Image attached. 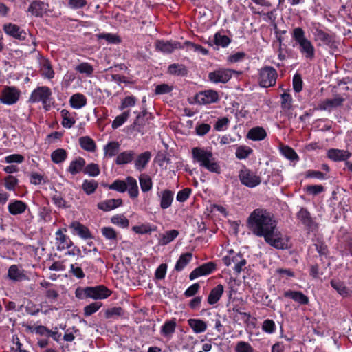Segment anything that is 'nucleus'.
I'll use <instances>...</instances> for the list:
<instances>
[{"label": "nucleus", "mask_w": 352, "mask_h": 352, "mask_svg": "<svg viewBox=\"0 0 352 352\" xmlns=\"http://www.w3.org/2000/svg\"><path fill=\"white\" fill-rule=\"evenodd\" d=\"M249 230L256 236L276 249L288 248V239L277 230V222L273 214L265 209L254 210L247 219Z\"/></svg>", "instance_id": "obj_1"}, {"label": "nucleus", "mask_w": 352, "mask_h": 352, "mask_svg": "<svg viewBox=\"0 0 352 352\" xmlns=\"http://www.w3.org/2000/svg\"><path fill=\"white\" fill-rule=\"evenodd\" d=\"M192 156L193 160L197 162L200 167H203L211 173L217 174L221 173L219 163L214 157L210 150L204 147H194L192 149Z\"/></svg>", "instance_id": "obj_2"}, {"label": "nucleus", "mask_w": 352, "mask_h": 352, "mask_svg": "<svg viewBox=\"0 0 352 352\" xmlns=\"http://www.w3.org/2000/svg\"><path fill=\"white\" fill-rule=\"evenodd\" d=\"M292 36L298 45L300 54L308 60H312L315 58V47L310 40L306 36L302 28H295L292 33Z\"/></svg>", "instance_id": "obj_3"}, {"label": "nucleus", "mask_w": 352, "mask_h": 352, "mask_svg": "<svg viewBox=\"0 0 352 352\" xmlns=\"http://www.w3.org/2000/svg\"><path fill=\"white\" fill-rule=\"evenodd\" d=\"M112 292L104 285L93 287H78L75 290V296L79 300L91 298L95 300H103L109 297Z\"/></svg>", "instance_id": "obj_4"}, {"label": "nucleus", "mask_w": 352, "mask_h": 352, "mask_svg": "<svg viewBox=\"0 0 352 352\" xmlns=\"http://www.w3.org/2000/svg\"><path fill=\"white\" fill-rule=\"evenodd\" d=\"M52 92L50 87L47 86H41L34 89L28 99L30 103L41 102L43 109L49 111L51 107L52 100Z\"/></svg>", "instance_id": "obj_5"}, {"label": "nucleus", "mask_w": 352, "mask_h": 352, "mask_svg": "<svg viewBox=\"0 0 352 352\" xmlns=\"http://www.w3.org/2000/svg\"><path fill=\"white\" fill-rule=\"evenodd\" d=\"M278 74L271 66H265L259 69L258 82L261 87L267 88L276 85Z\"/></svg>", "instance_id": "obj_6"}, {"label": "nucleus", "mask_w": 352, "mask_h": 352, "mask_svg": "<svg viewBox=\"0 0 352 352\" xmlns=\"http://www.w3.org/2000/svg\"><path fill=\"white\" fill-rule=\"evenodd\" d=\"M241 74V72L230 69L221 68L208 74V79L210 82L218 83H226L232 78V74Z\"/></svg>", "instance_id": "obj_7"}, {"label": "nucleus", "mask_w": 352, "mask_h": 352, "mask_svg": "<svg viewBox=\"0 0 352 352\" xmlns=\"http://www.w3.org/2000/svg\"><path fill=\"white\" fill-rule=\"evenodd\" d=\"M239 178L241 184L249 188H254L258 186L261 179L256 173L243 166L239 173Z\"/></svg>", "instance_id": "obj_8"}, {"label": "nucleus", "mask_w": 352, "mask_h": 352, "mask_svg": "<svg viewBox=\"0 0 352 352\" xmlns=\"http://www.w3.org/2000/svg\"><path fill=\"white\" fill-rule=\"evenodd\" d=\"M21 91L14 86H5L1 91L0 102L7 105L16 104L20 98Z\"/></svg>", "instance_id": "obj_9"}, {"label": "nucleus", "mask_w": 352, "mask_h": 352, "mask_svg": "<svg viewBox=\"0 0 352 352\" xmlns=\"http://www.w3.org/2000/svg\"><path fill=\"white\" fill-rule=\"evenodd\" d=\"M195 102L199 104H209L217 102L219 100L218 92L208 89L197 93L195 96Z\"/></svg>", "instance_id": "obj_10"}, {"label": "nucleus", "mask_w": 352, "mask_h": 352, "mask_svg": "<svg viewBox=\"0 0 352 352\" xmlns=\"http://www.w3.org/2000/svg\"><path fill=\"white\" fill-rule=\"evenodd\" d=\"M234 253L233 250L230 252V255L224 256L223 260L227 266L231 265L232 263L234 264V270L236 274H239L242 270L243 267L246 264V260L243 257L242 254L240 252L232 255Z\"/></svg>", "instance_id": "obj_11"}, {"label": "nucleus", "mask_w": 352, "mask_h": 352, "mask_svg": "<svg viewBox=\"0 0 352 352\" xmlns=\"http://www.w3.org/2000/svg\"><path fill=\"white\" fill-rule=\"evenodd\" d=\"M345 99L337 95L333 98H329L321 101L317 107L318 110L331 111L333 109L342 107Z\"/></svg>", "instance_id": "obj_12"}, {"label": "nucleus", "mask_w": 352, "mask_h": 352, "mask_svg": "<svg viewBox=\"0 0 352 352\" xmlns=\"http://www.w3.org/2000/svg\"><path fill=\"white\" fill-rule=\"evenodd\" d=\"M156 50L165 54H170L176 49H184V43L178 41L157 40L155 43Z\"/></svg>", "instance_id": "obj_13"}, {"label": "nucleus", "mask_w": 352, "mask_h": 352, "mask_svg": "<svg viewBox=\"0 0 352 352\" xmlns=\"http://www.w3.org/2000/svg\"><path fill=\"white\" fill-rule=\"evenodd\" d=\"M66 232L67 230L65 228H60L55 233L56 244L58 250L62 251L73 246V242L70 238L64 233Z\"/></svg>", "instance_id": "obj_14"}, {"label": "nucleus", "mask_w": 352, "mask_h": 352, "mask_svg": "<svg viewBox=\"0 0 352 352\" xmlns=\"http://www.w3.org/2000/svg\"><path fill=\"white\" fill-rule=\"evenodd\" d=\"M3 30L8 35L19 41H23L26 38V32L16 24L11 23L4 24Z\"/></svg>", "instance_id": "obj_15"}, {"label": "nucleus", "mask_w": 352, "mask_h": 352, "mask_svg": "<svg viewBox=\"0 0 352 352\" xmlns=\"http://www.w3.org/2000/svg\"><path fill=\"white\" fill-rule=\"evenodd\" d=\"M215 268L216 265L214 263L208 262L192 270L189 275V278L194 280L199 276L208 275L211 274Z\"/></svg>", "instance_id": "obj_16"}, {"label": "nucleus", "mask_w": 352, "mask_h": 352, "mask_svg": "<svg viewBox=\"0 0 352 352\" xmlns=\"http://www.w3.org/2000/svg\"><path fill=\"white\" fill-rule=\"evenodd\" d=\"M297 219L308 229L314 230L317 224L312 219L310 212L305 208H301L296 214Z\"/></svg>", "instance_id": "obj_17"}, {"label": "nucleus", "mask_w": 352, "mask_h": 352, "mask_svg": "<svg viewBox=\"0 0 352 352\" xmlns=\"http://www.w3.org/2000/svg\"><path fill=\"white\" fill-rule=\"evenodd\" d=\"M313 34L315 39L321 41L324 45L331 46L335 41L333 34H329L318 27L314 28Z\"/></svg>", "instance_id": "obj_18"}, {"label": "nucleus", "mask_w": 352, "mask_h": 352, "mask_svg": "<svg viewBox=\"0 0 352 352\" xmlns=\"http://www.w3.org/2000/svg\"><path fill=\"white\" fill-rule=\"evenodd\" d=\"M151 157V153L148 151L137 155L136 158L133 160L135 169L139 172L144 170L149 163Z\"/></svg>", "instance_id": "obj_19"}, {"label": "nucleus", "mask_w": 352, "mask_h": 352, "mask_svg": "<svg viewBox=\"0 0 352 352\" xmlns=\"http://www.w3.org/2000/svg\"><path fill=\"white\" fill-rule=\"evenodd\" d=\"M160 198V207L165 210L171 206L174 199V192L170 190H164L157 193Z\"/></svg>", "instance_id": "obj_20"}, {"label": "nucleus", "mask_w": 352, "mask_h": 352, "mask_svg": "<svg viewBox=\"0 0 352 352\" xmlns=\"http://www.w3.org/2000/svg\"><path fill=\"white\" fill-rule=\"evenodd\" d=\"M351 153L346 150L331 148L327 151V157L334 162L347 161Z\"/></svg>", "instance_id": "obj_21"}, {"label": "nucleus", "mask_w": 352, "mask_h": 352, "mask_svg": "<svg viewBox=\"0 0 352 352\" xmlns=\"http://www.w3.org/2000/svg\"><path fill=\"white\" fill-rule=\"evenodd\" d=\"M85 164L86 162L84 158L81 157H77L71 161L69 166L67 168V171L72 175L74 176L84 170Z\"/></svg>", "instance_id": "obj_22"}, {"label": "nucleus", "mask_w": 352, "mask_h": 352, "mask_svg": "<svg viewBox=\"0 0 352 352\" xmlns=\"http://www.w3.org/2000/svg\"><path fill=\"white\" fill-rule=\"evenodd\" d=\"M283 296L285 298H289L294 300L295 302L300 304V305H308L309 304V298L305 295L302 292L300 291H293V290H287L283 293Z\"/></svg>", "instance_id": "obj_23"}, {"label": "nucleus", "mask_w": 352, "mask_h": 352, "mask_svg": "<svg viewBox=\"0 0 352 352\" xmlns=\"http://www.w3.org/2000/svg\"><path fill=\"white\" fill-rule=\"evenodd\" d=\"M69 228L72 230L73 234H77L82 239H87L91 238L89 229L78 221L72 222Z\"/></svg>", "instance_id": "obj_24"}, {"label": "nucleus", "mask_w": 352, "mask_h": 352, "mask_svg": "<svg viewBox=\"0 0 352 352\" xmlns=\"http://www.w3.org/2000/svg\"><path fill=\"white\" fill-rule=\"evenodd\" d=\"M8 277L13 281H21L27 278L24 270L16 265H12L8 271Z\"/></svg>", "instance_id": "obj_25"}, {"label": "nucleus", "mask_w": 352, "mask_h": 352, "mask_svg": "<svg viewBox=\"0 0 352 352\" xmlns=\"http://www.w3.org/2000/svg\"><path fill=\"white\" fill-rule=\"evenodd\" d=\"M135 155V152L133 150H126L117 155L115 162L117 165L123 166L133 162Z\"/></svg>", "instance_id": "obj_26"}, {"label": "nucleus", "mask_w": 352, "mask_h": 352, "mask_svg": "<svg viewBox=\"0 0 352 352\" xmlns=\"http://www.w3.org/2000/svg\"><path fill=\"white\" fill-rule=\"evenodd\" d=\"M28 208V205L21 200L10 201L8 206L9 212L12 215L23 214Z\"/></svg>", "instance_id": "obj_27"}, {"label": "nucleus", "mask_w": 352, "mask_h": 352, "mask_svg": "<svg viewBox=\"0 0 352 352\" xmlns=\"http://www.w3.org/2000/svg\"><path fill=\"white\" fill-rule=\"evenodd\" d=\"M177 327L176 318L166 320L161 327L160 333L165 338H171Z\"/></svg>", "instance_id": "obj_28"}, {"label": "nucleus", "mask_w": 352, "mask_h": 352, "mask_svg": "<svg viewBox=\"0 0 352 352\" xmlns=\"http://www.w3.org/2000/svg\"><path fill=\"white\" fill-rule=\"evenodd\" d=\"M122 200L121 199H111L100 201L97 206L100 210L107 212L111 211L122 206Z\"/></svg>", "instance_id": "obj_29"}, {"label": "nucleus", "mask_w": 352, "mask_h": 352, "mask_svg": "<svg viewBox=\"0 0 352 352\" xmlns=\"http://www.w3.org/2000/svg\"><path fill=\"white\" fill-rule=\"evenodd\" d=\"M87 98L80 93L73 94L69 98V104L74 109H80L86 106Z\"/></svg>", "instance_id": "obj_30"}, {"label": "nucleus", "mask_w": 352, "mask_h": 352, "mask_svg": "<svg viewBox=\"0 0 352 352\" xmlns=\"http://www.w3.org/2000/svg\"><path fill=\"white\" fill-rule=\"evenodd\" d=\"M223 286L221 284H219L215 287L212 288L208 296V303L211 305L216 304L220 300L223 294Z\"/></svg>", "instance_id": "obj_31"}, {"label": "nucleus", "mask_w": 352, "mask_h": 352, "mask_svg": "<svg viewBox=\"0 0 352 352\" xmlns=\"http://www.w3.org/2000/svg\"><path fill=\"white\" fill-rule=\"evenodd\" d=\"M100 231L102 236L113 244L117 243L120 238L119 233L112 227H102Z\"/></svg>", "instance_id": "obj_32"}, {"label": "nucleus", "mask_w": 352, "mask_h": 352, "mask_svg": "<svg viewBox=\"0 0 352 352\" xmlns=\"http://www.w3.org/2000/svg\"><path fill=\"white\" fill-rule=\"evenodd\" d=\"M267 136L265 130L261 126H256L251 129L247 135V138L253 141H261L264 140Z\"/></svg>", "instance_id": "obj_33"}, {"label": "nucleus", "mask_w": 352, "mask_h": 352, "mask_svg": "<svg viewBox=\"0 0 352 352\" xmlns=\"http://www.w3.org/2000/svg\"><path fill=\"white\" fill-rule=\"evenodd\" d=\"M331 286L343 298L350 296L351 291L346 286L344 282L339 280L333 279L330 282Z\"/></svg>", "instance_id": "obj_34"}, {"label": "nucleus", "mask_w": 352, "mask_h": 352, "mask_svg": "<svg viewBox=\"0 0 352 352\" xmlns=\"http://www.w3.org/2000/svg\"><path fill=\"white\" fill-rule=\"evenodd\" d=\"M167 72L173 76H186L188 74V69L183 64L173 63L168 66Z\"/></svg>", "instance_id": "obj_35"}, {"label": "nucleus", "mask_w": 352, "mask_h": 352, "mask_svg": "<svg viewBox=\"0 0 352 352\" xmlns=\"http://www.w3.org/2000/svg\"><path fill=\"white\" fill-rule=\"evenodd\" d=\"M120 148V144L118 142H109L103 148L104 154L105 157L111 158L119 154Z\"/></svg>", "instance_id": "obj_36"}, {"label": "nucleus", "mask_w": 352, "mask_h": 352, "mask_svg": "<svg viewBox=\"0 0 352 352\" xmlns=\"http://www.w3.org/2000/svg\"><path fill=\"white\" fill-rule=\"evenodd\" d=\"M188 324L195 333H203L207 329L206 322L201 319H188Z\"/></svg>", "instance_id": "obj_37"}, {"label": "nucleus", "mask_w": 352, "mask_h": 352, "mask_svg": "<svg viewBox=\"0 0 352 352\" xmlns=\"http://www.w3.org/2000/svg\"><path fill=\"white\" fill-rule=\"evenodd\" d=\"M126 184L128 193L131 198L135 199L138 197L139 190L137 181L133 177L129 176L126 177Z\"/></svg>", "instance_id": "obj_38"}, {"label": "nucleus", "mask_w": 352, "mask_h": 352, "mask_svg": "<svg viewBox=\"0 0 352 352\" xmlns=\"http://www.w3.org/2000/svg\"><path fill=\"white\" fill-rule=\"evenodd\" d=\"M80 147L88 152H94L96 149V144L93 139L89 136H83L78 140Z\"/></svg>", "instance_id": "obj_39"}, {"label": "nucleus", "mask_w": 352, "mask_h": 352, "mask_svg": "<svg viewBox=\"0 0 352 352\" xmlns=\"http://www.w3.org/2000/svg\"><path fill=\"white\" fill-rule=\"evenodd\" d=\"M192 258V254L186 252L180 255L179 259L175 263V270L180 272L191 261Z\"/></svg>", "instance_id": "obj_40"}, {"label": "nucleus", "mask_w": 352, "mask_h": 352, "mask_svg": "<svg viewBox=\"0 0 352 352\" xmlns=\"http://www.w3.org/2000/svg\"><path fill=\"white\" fill-rule=\"evenodd\" d=\"M29 12L36 16H42L46 10V5L42 1H34L29 7Z\"/></svg>", "instance_id": "obj_41"}, {"label": "nucleus", "mask_w": 352, "mask_h": 352, "mask_svg": "<svg viewBox=\"0 0 352 352\" xmlns=\"http://www.w3.org/2000/svg\"><path fill=\"white\" fill-rule=\"evenodd\" d=\"M148 116L151 117V114H149L146 111H143L141 113H139L137 116L136 120L134 122V124L137 126V130L142 134L144 133L146 126L144 118L146 117V119H148Z\"/></svg>", "instance_id": "obj_42"}, {"label": "nucleus", "mask_w": 352, "mask_h": 352, "mask_svg": "<svg viewBox=\"0 0 352 352\" xmlns=\"http://www.w3.org/2000/svg\"><path fill=\"white\" fill-rule=\"evenodd\" d=\"M68 153L63 148H58L54 151L51 154V158L54 163L60 164L66 160Z\"/></svg>", "instance_id": "obj_43"}, {"label": "nucleus", "mask_w": 352, "mask_h": 352, "mask_svg": "<svg viewBox=\"0 0 352 352\" xmlns=\"http://www.w3.org/2000/svg\"><path fill=\"white\" fill-rule=\"evenodd\" d=\"M60 115L63 118L62 126L67 129L72 128L76 122L74 118L72 117V113L67 109H63L60 111Z\"/></svg>", "instance_id": "obj_44"}, {"label": "nucleus", "mask_w": 352, "mask_h": 352, "mask_svg": "<svg viewBox=\"0 0 352 352\" xmlns=\"http://www.w3.org/2000/svg\"><path fill=\"white\" fill-rule=\"evenodd\" d=\"M98 187V182L94 179H85L82 184V189L88 195L94 193Z\"/></svg>", "instance_id": "obj_45"}, {"label": "nucleus", "mask_w": 352, "mask_h": 352, "mask_svg": "<svg viewBox=\"0 0 352 352\" xmlns=\"http://www.w3.org/2000/svg\"><path fill=\"white\" fill-rule=\"evenodd\" d=\"M74 69L82 74H85L87 76H91L94 69V67L89 63L83 62L76 65Z\"/></svg>", "instance_id": "obj_46"}, {"label": "nucleus", "mask_w": 352, "mask_h": 352, "mask_svg": "<svg viewBox=\"0 0 352 352\" xmlns=\"http://www.w3.org/2000/svg\"><path fill=\"white\" fill-rule=\"evenodd\" d=\"M184 48H186L187 51L200 53L205 56L208 54V50L200 45H197L190 41H185L184 43Z\"/></svg>", "instance_id": "obj_47"}, {"label": "nucleus", "mask_w": 352, "mask_h": 352, "mask_svg": "<svg viewBox=\"0 0 352 352\" xmlns=\"http://www.w3.org/2000/svg\"><path fill=\"white\" fill-rule=\"evenodd\" d=\"M280 151L285 157L291 161H298L299 160V157L295 151L288 146H281Z\"/></svg>", "instance_id": "obj_48"}, {"label": "nucleus", "mask_w": 352, "mask_h": 352, "mask_svg": "<svg viewBox=\"0 0 352 352\" xmlns=\"http://www.w3.org/2000/svg\"><path fill=\"white\" fill-rule=\"evenodd\" d=\"M111 222L122 228H127L129 226V221L122 214L113 216Z\"/></svg>", "instance_id": "obj_49"}, {"label": "nucleus", "mask_w": 352, "mask_h": 352, "mask_svg": "<svg viewBox=\"0 0 352 352\" xmlns=\"http://www.w3.org/2000/svg\"><path fill=\"white\" fill-rule=\"evenodd\" d=\"M139 181L141 190L143 192H145L151 190L153 187V183L151 178L148 175L146 174L140 175V176L139 177Z\"/></svg>", "instance_id": "obj_50"}, {"label": "nucleus", "mask_w": 352, "mask_h": 352, "mask_svg": "<svg viewBox=\"0 0 352 352\" xmlns=\"http://www.w3.org/2000/svg\"><path fill=\"white\" fill-rule=\"evenodd\" d=\"M253 150L248 146H239L236 148L235 155L239 160H245L252 153Z\"/></svg>", "instance_id": "obj_51"}, {"label": "nucleus", "mask_w": 352, "mask_h": 352, "mask_svg": "<svg viewBox=\"0 0 352 352\" xmlns=\"http://www.w3.org/2000/svg\"><path fill=\"white\" fill-rule=\"evenodd\" d=\"M179 234V232L176 230H171L164 233L160 239V244L166 245L173 241Z\"/></svg>", "instance_id": "obj_52"}, {"label": "nucleus", "mask_w": 352, "mask_h": 352, "mask_svg": "<svg viewBox=\"0 0 352 352\" xmlns=\"http://www.w3.org/2000/svg\"><path fill=\"white\" fill-rule=\"evenodd\" d=\"M83 173L89 177H95L100 175V169L97 164L90 163L85 166Z\"/></svg>", "instance_id": "obj_53"}, {"label": "nucleus", "mask_w": 352, "mask_h": 352, "mask_svg": "<svg viewBox=\"0 0 352 352\" xmlns=\"http://www.w3.org/2000/svg\"><path fill=\"white\" fill-rule=\"evenodd\" d=\"M231 40L226 35H222L219 33H216L214 36L213 43L218 46L226 47L230 43Z\"/></svg>", "instance_id": "obj_54"}, {"label": "nucleus", "mask_w": 352, "mask_h": 352, "mask_svg": "<svg viewBox=\"0 0 352 352\" xmlns=\"http://www.w3.org/2000/svg\"><path fill=\"white\" fill-rule=\"evenodd\" d=\"M41 75L47 79H52L54 77V72L50 63L45 60L43 63L41 69Z\"/></svg>", "instance_id": "obj_55"}, {"label": "nucleus", "mask_w": 352, "mask_h": 352, "mask_svg": "<svg viewBox=\"0 0 352 352\" xmlns=\"http://www.w3.org/2000/svg\"><path fill=\"white\" fill-rule=\"evenodd\" d=\"M130 113L129 111H124L120 115L116 117L112 122L111 127L113 129H116L121 126L129 118Z\"/></svg>", "instance_id": "obj_56"}, {"label": "nucleus", "mask_w": 352, "mask_h": 352, "mask_svg": "<svg viewBox=\"0 0 352 352\" xmlns=\"http://www.w3.org/2000/svg\"><path fill=\"white\" fill-rule=\"evenodd\" d=\"M109 188L119 192H124L127 189L126 179L125 181L116 179L109 186Z\"/></svg>", "instance_id": "obj_57"}, {"label": "nucleus", "mask_w": 352, "mask_h": 352, "mask_svg": "<svg viewBox=\"0 0 352 352\" xmlns=\"http://www.w3.org/2000/svg\"><path fill=\"white\" fill-rule=\"evenodd\" d=\"M96 37L98 39L106 40L109 43L118 44L121 42V40L118 35L111 34V33L98 34H96Z\"/></svg>", "instance_id": "obj_58"}, {"label": "nucleus", "mask_w": 352, "mask_h": 352, "mask_svg": "<svg viewBox=\"0 0 352 352\" xmlns=\"http://www.w3.org/2000/svg\"><path fill=\"white\" fill-rule=\"evenodd\" d=\"M19 184V179L12 175L4 178V186L9 191H14Z\"/></svg>", "instance_id": "obj_59"}, {"label": "nucleus", "mask_w": 352, "mask_h": 352, "mask_svg": "<svg viewBox=\"0 0 352 352\" xmlns=\"http://www.w3.org/2000/svg\"><path fill=\"white\" fill-rule=\"evenodd\" d=\"M102 305V302L96 301L85 306L83 309L85 316H89L96 313L99 310Z\"/></svg>", "instance_id": "obj_60"}, {"label": "nucleus", "mask_w": 352, "mask_h": 352, "mask_svg": "<svg viewBox=\"0 0 352 352\" xmlns=\"http://www.w3.org/2000/svg\"><path fill=\"white\" fill-rule=\"evenodd\" d=\"M235 352H254V349L249 342L239 341L236 344Z\"/></svg>", "instance_id": "obj_61"}, {"label": "nucleus", "mask_w": 352, "mask_h": 352, "mask_svg": "<svg viewBox=\"0 0 352 352\" xmlns=\"http://www.w3.org/2000/svg\"><path fill=\"white\" fill-rule=\"evenodd\" d=\"M230 120L227 117L219 118L214 125V129L217 131H225L228 129Z\"/></svg>", "instance_id": "obj_62"}, {"label": "nucleus", "mask_w": 352, "mask_h": 352, "mask_svg": "<svg viewBox=\"0 0 352 352\" xmlns=\"http://www.w3.org/2000/svg\"><path fill=\"white\" fill-rule=\"evenodd\" d=\"M262 330L268 334L274 333L276 331V324L274 320L270 319L265 320L262 324Z\"/></svg>", "instance_id": "obj_63"}, {"label": "nucleus", "mask_w": 352, "mask_h": 352, "mask_svg": "<svg viewBox=\"0 0 352 352\" xmlns=\"http://www.w3.org/2000/svg\"><path fill=\"white\" fill-rule=\"evenodd\" d=\"M292 97L288 93H283L281 95V107L283 109L289 110L292 108Z\"/></svg>", "instance_id": "obj_64"}]
</instances>
